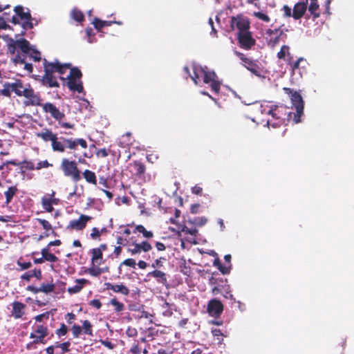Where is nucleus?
I'll list each match as a JSON object with an SVG mask.
<instances>
[{"label":"nucleus","mask_w":354,"mask_h":354,"mask_svg":"<svg viewBox=\"0 0 354 354\" xmlns=\"http://www.w3.org/2000/svg\"><path fill=\"white\" fill-rule=\"evenodd\" d=\"M36 136L44 142H51V147L53 151L70 153L71 152L66 151L68 149L72 151L73 156L75 158L77 157L75 151L77 150L78 146H80L82 149L88 147L87 142L84 138H62V141L59 140L57 134L48 128H44L41 132L37 133Z\"/></svg>","instance_id":"obj_1"},{"label":"nucleus","mask_w":354,"mask_h":354,"mask_svg":"<svg viewBox=\"0 0 354 354\" xmlns=\"http://www.w3.org/2000/svg\"><path fill=\"white\" fill-rule=\"evenodd\" d=\"M14 12L15 14L12 15V24L21 26L20 33L16 35L15 37L24 36L27 30L32 29L34 27L33 19L30 10L26 8V10H25L22 6L19 5L14 8Z\"/></svg>","instance_id":"obj_2"},{"label":"nucleus","mask_w":354,"mask_h":354,"mask_svg":"<svg viewBox=\"0 0 354 354\" xmlns=\"http://www.w3.org/2000/svg\"><path fill=\"white\" fill-rule=\"evenodd\" d=\"M268 113L272 118L268 121V124L273 128H277L285 124L286 121H289L292 112L289 111V108L283 105H273L270 107Z\"/></svg>","instance_id":"obj_3"},{"label":"nucleus","mask_w":354,"mask_h":354,"mask_svg":"<svg viewBox=\"0 0 354 354\" xmlns=\"http://www.w3.org/2000/svg\"><path fill=\"white\" fill-rule=\"evenodd\" d=\"M59 168L64 176L70 178L73 182L77 183L82 179V172L77 166L76 160L64 157L61 160Z\"/></svg>","instance_id":"obj_4"},{"label":"nucleus","mask_w":354,"mask_h":354,"mask_svg":"<svg viewBox=\"0 0 354 354\" xmlns=\"http://www.w3.org/2000/svg\"><path fill=\"white\" fill-rule=\"evenodd\" d=\"M286 94L290 97L292 105L295 106L296 112L294 113V121L295 123L301 122V116L304 113V101L301 95L297 91L290 88L284 87L283 88Z\"/></svg>","instance_id":"obj_5"},{"label":"nucleus","mask_w":354,"mask_h":354,"mask_svg":"<svg viewBox=\"0 0 354 354\" xmlns=\"http://www.w3.org/2000/svg\"><path fill=\"white\" fill-rule=\"evenodd\" d=\"M27 56L35 62H39L41 59V53L34 46H31L28 41L27 52L22 53H17L15 56L12 58V61L15 65L22 64V63H25Z\"/></svg>","instance_id":"obj_6"},{"label":"nucleus","mask_w":354,"mask_h":354,"mask_svg":"<svg viewBox=\"0 0 354 354\" xmlns=\"http://www.w3.org/2000/svg\"><path fill=\"white\" fill-rule=\"evenodd\" d=\"M43 65L44 68V75L41 77L42 84L50 88H58L59 84L57 82V77L54 75L55 72L52 67H50V62L44 59Z\"/></svg>","instance_id":"obj_7"},{"label":"nucleus","mask_w":354,"mask_h":354,"mask_svg":"<svg viewBox=\"0 0 354 354\" xmlns=\"http://www.w3.org/2000/svg\"><path fill=\"white\" fill-rule=\"evenodd\" d=\"M200 70L201 71V75H203V82L210 84L212 91L215 93H218L221 89V82L216 73L214 71L209 70L207 66Z\"/></svg>","instance_id":"obj_8"},{"label":"nucleus","mask_w":354,"mask_h":354,"mask_svg":"<svg viewBox=\"0 0 354 354\" xmlns=\"http://www.w3.org/2000/svg\"><path fill=\"white\" fill-rule=\"evenodd\" d=\"M230 28L232 30L243 32L250 30V22L247 17L240 14L231 17Z\"/></svg>","instance_id":"obj_9"},{"label":"nucleus","mask_w":354,"mask_h":354,"mask_svg":"<svg viewBox=\"0 0 354 354\" xmlns=\"http://www.w3.org/2000/svg\"><path fill=\"white\" fill-rule=\"evenodd\" d=\"M237 40L240 47L245 50L251 49L256 44V41L252 37V34L250 30L243 32H238Z\"/></svg>","instance_id":"obj_10"},{"label":"nucleus","mask_w":354,"mask_h":354,"mask_svg":"<svg viewBox=\"0 0 354 354\" xmlns=\"http://www.w3.org/2000/svg\"><path fill=\"white\" fill-rule=\"evenodd\" d=\"M71 330L74 338H78L82 332H83L85 335L93 336V325L88 319L82 322V326H80L76 324H73Z\"/></svg>","instance_id":"obj_11"},{"label":"nucleus","mask_w":354,"mask_h":354,"mask_svg":"<svg viewBox=\"0 0 354 354\" xmlns=\"http://www.w3.org/2000/svg\"><path fill=\"white\" fill-rule=\"evenodd\" d=\"M92 219V217L85 214H81L78 219L71 220L68 225L66 226L68 230H83L88 221Z\"/></svg>","instance_id":"obj_12"},{"label":"nucleus","mask_w":354,"mask_h":354,"mask_svg":"<svg viewBox=\"0 0 354 354\" xmlns=\"http://www.w3.org/2000/svg\"><path fill=\"white\" fill-rule=\"evenodd\" d=\"M224 309L222 302L217 299H212L209 301L207 311L209 315L216 318L219 317Z\"/></svg>","instance_id":"obj_13"},{"label":"nucleus","mask_w":354,"mask_h":354,"mask_svg":"<svg viewBox=\"0 0 354 354\" xmlns=\"http://www.w3.org/2000/svg\"><path fill=\"white\" fill-rule=\"evenodd\" d=\"M41 107L44 112L50 113V116L56 121L62 120L65 117V114L51 102L44 103Z\"/></svg>","instance_id":"obj_14"},{"label":"nucleus","mask_w":354,"mask_h":354,"mask_svg":"<svg viewBox=\"0 0 354 354\" xmlns=\"http://www.w3.org/2000/svg\"><path fill=\"white\" fill-rule=\"evenodd\" d=\"M28 46V41L26 39L22 38L15 41L11 39L10 42L8 44V49L10 53L15 55L17 47L21 50L22 53L27 52Z\"/></svg>","instance_id":"obj_15"},{"label":"nucleus","mask_w":354,"mask_h":354,"mask_svg":"<svg viewBox=\"0 0 354 354\" xmlns=\"http://www.w3.org/2000/svg\"><path fill=\"white\" fill-rule=\"evenodd\" d=\"M12 91L14 92L16 95L19 97H24L26 92L31 87L30 84H24L23 81L19 79L15 80V81L11 83Z\"/></svg>","instance_id":"obj_16"},{"label":"nucleus","mask_w":354,"mask_h":354,"mask_svg":"<svg viewBox=\"0 0 354 354\" xmlns=\"http://www.w3.org/2000/svg\"><path fill=\"white\" fill-rule=\"evenodd\" d=\"M24 97L28 100V105L42 106V99L39 93H35L32 86L26 92Z\"/></svg>","instance_id":"obj_17"},{"label":"nucleus","mask_w":354,"mask_h":354,"mask_svg":"<svg viewBox=\"0 0 354 354\" xmlns=\"http://www.w3.org/2000/svg\"><path fill=\"white\" fill-rule=\"evenodd\" d=\"M281 33L282 31H281L279 28L268 29L266 34L268 36L267 39L268 46L271 47L276 46L279 42Z\"/></svg>","instance_id":"obj_18"},{"label":"nucleus","mask_w":354,"mask_h":354,"mask_svg":"<svg viewBox=\"0 0 354 354\" xmlns=\"http://www.w3.org/2000/svg\"><path fill=\"white\" fill-rule=\"evenodd\" d=\"M130 166L133 168L131 172L138 178L142 179L146 171V167L144 163L139 160H134L130 163Z\"/></svg>","instance_id":"obj_19"},{"label":"nucleus","mask_w":354,"mask_h":354,"mask_svg":"<svg viewBox=\"0 0 354 354\" xmlns=\"http://www.w3.org/2000/svg\"><path fill=\"white\" fill-rule=\"evenodd\" d=\"M307 64L306 60L303 57L298 58L295 62L291 64L290 70L291 75L293 76L295 74L298 73L301 77L302 76V72L304 70L305 65Z\"/></svg>","instance_id":"obj_20"},{"label":"nucleus","mask_w":354,"mask_h":354,"mask_svg":"<svg viewBox=\"0 0 354 354\" xmlns=\"http://www.w3.org/2000/svg\"><path fill=\"white\" fill-rule=\"evenodd\" d=\"M307 3L308 1L306 2H299L294 6L292 17L295 19H299L304 15L307 10Z\"/></svg>","instance_id":"obj_21"},{"label":"nucleus","mask_w":354,"mask_h":354,"mask_svg":"<svg viewBox=\"0 0 354 354\" xmlns=\"http://www.w3.org/2000/svg\"><path fill=\"white\" fill-rule=\"evenodd\" d=\"M106 290H113L115 292L120 293L123 295H128L129 294V288L124 284H112L111 283H105Z\"/></svg>","instance_id":"obj_22"},{"label":"nucleus","mask_w":354,"mask_h":354,"mask_svg":"<svg viewBox=\"0 0 354 354\" xmlns=\"http://www.w3.org/2000/svg\"><path fill=\"white\" fill-rule=\"evenodd\" d=\"M50 67H52L55 73H57L59 75H64L68 69L71 67V64L65 63L61 64L58 60H55L53 62H50Z\"/></svg>","instance_id":"obj_23"},{"label":"nucleus","mask_w":354,"mask_h":354,"mask_svg":"<svg viewBox=\"0 0 354 354\" xmlns=\"http://www.w3.org/2000/svg\"><path fill=\"white\" fill-rule=\"evenodd\" d=\"M147 277H153L156 279V281L158 283H161L162 285L167 284V274L164 272L159 270H154L147 274Z\"/></svg>","instance_id":"obj_24"},{"label":"nucleus","mask_w":354,"mask_h":354,"mask_svg":"<svg viewBox=\"0 0 354 354\" xmlns=\"http://www.w3.org/2000/svg\"><path fill=\"white\" fill-rule=\"evenodd\" d=\"M26 305L19 301H15L12 303V315L15 319H20L24 315V309Z\"/></svg>","instance_id":"obj_25"},{"label":"nucleus","mask_w":354,"mask_h":354,"mask_svg":"<svg viewBox=\"0 0 354 354\" xmlns=\"http://www.w3.org/2000/svg\"><path fill=\"white\" fill-rule=\"evenodd\" d=\"M68 80L67 86L71 91L82 93L84 88L82 82L80 80L74 78H66Z\"/></svg>","instance_id":"obj_26"},{"label":"nucleus","mask_w":354,"mask_h":354,"mask_svg":"<svg viewBox=\"0 0 354 354\" xmlns=\"http://www.w3.org/2000/svg\"><path fill=\"white\" fill-rule=\"evenodd\" d=\"M244 66L254 75L261 76V70L257 61L250 59L248 62H245Z\"/></svg>","instance_id":"obj_27"},{"label":"nucleus","mask_w":354,"mask_h":354,"mask_svg":"<svg viewBox=\"0 0 354 354\" xmlns=\"http://www.w3.org/2000/svg\"><path fill=\"white\" fill-rule=\"evenodd\" d=\"M76 285L69 287L67 290L70 294H76L82 290L85 284L89 283V281L86 279H78L75 281Z\"/></svg>","instance_id":"obj_28"},{"label":"nucleus","mask_w":354,"mask_h":354,"mask_svg":"<svg viewBox=\"0 0 354 354\" xmlns=\"http://www.w3.org/2000/svg\"><path fill=\"white\" fill-rule=\"evenodd\" d=\"M134 139L131 133L127 132L123 134L119 140L118 145L122 148L129 147L133 144Z\"/></svg>","instance_id":"obj_29"},{"label":"nucleus","mask_w":354,"mask_h":354,"mask_svg":"<svg viewBox=\"0 0 354 354\" xmlns=\"http://www.w3.org/2000/svg\"><path fill=\"white\" fill-rule=\"evenodd\" d=\"M91 264L92 266H100L103 262V253L96 248L91 250Z\"/></svg>","instance_id":"obj_30"},{"label":"nucleus","mask_w":354,"mask_h":354,"mask_svg":"<svg viewBox=\"0 0 354 354\" xmlns=\"http://www.w3.org/2000/svg\"><path fill=\"white\" fill-rule=\"evenodd\" d=\"M146 342V339L145 337H142L138 340H136L131 347L129 349V353L131 354H140L143 353V348L142 347V344Z\"/></svg>","instance_id":"obj_31"},{"label":"nucleus","mask_w":354,"mask_h":354,"mask_svg":"<svg viewBox=\"0 0 354 354\" xmlns=\"http://www.w3.org/2000/svg\"><path fill=\"white\" fill-rule=\"evenodd\" d=\"M35 277L37 279L40 280L42 278V273L40 269H34L28 271L21 276V279L29 281L32 277Z\"/></svg>","instance_id":"obj_32"},{"label":"nucleus","mask_w":354,"mask_h":354,"mask_svg":"<svg viewBox=\"0 0 354 354\" xmlns=\"http://www.w3.org/2000/svg\"><path fill=\"white\" fill-rule=\"evenodd\" d=\"M19 189L17 185H12L8 188V189L4 192V196L6 197V204H10L13 197L17 194Z\"/></svg>","instance_id":"obj_33"},{"label":"nucleus","mask_w":354,"mask_h":354,"mask_svg":"<svg viewBox=\"0 0 354 354\" xmlns=\"http://www.w3.org/2000/svg\"><path fill=\"white\" fill-rule=\"evenodd\" d=\"M308 11L314 19L320 16L319 6L317 0H310V3L308 6Z\"/></svg>","instance_id":"obj_34"},{"label":"nucleus","mask_w":354,"mask_h":354,"mask_svg":"<svg viewBox=\"0 0 354 354\" xmlns=\"http://www.w3.org/2000/svg\"><path fill=\"white\" fill-rule=\"evenodd\" d=\"M133 233H141L144 238L151 239L153 236L152 231L147 230L142 225H137L133 231Z\"/></svg>","instance_id":"obj_35"},{"label":"nucleus","mask_w":354,"mask_h":354,"mask_svg":"<svg viewBox=\"0 0 354 354\" xmlns=\"http://www.w3.org/2000/svg\"><path fill=\"white\" fill-rule=\"evenodd\" d=\"M82 175L87 183L94 185H97V178L95 172L89 169H85Z\"/></svg>","instance_id":"obj_36"},{"label":"nucleus","mask_w":354,"mask_h":354,"mask_svg":"<svg viewBox=\"0 0 354 354\" xmlns=\"http://www.w3.org/2000/svg\"><path fill=\"white\" fill-rule=\"evenodd\" d=\"M41 254L44 257V261L55 263L58 261V258L52 253L49 252L48 248H44L41 250Z\"/></svg>","instance_id":"obj_37"},{"label":"nucleus","mask_w":354,"mask_h":354,"mask_svg":"<svg viewBox=\"0 0 354 354\" xmlns=\"http://www.w3.org/2000/svg\"><path fill=\"white\" fill-rule=\"evenodd\" d=\"M113 23H116L115 21H102L98 18H95L93 24L94 25V27L97 30H101L102 28L104 26H111Z\"/></svg>","instance_id":"obj_38"},{"label":"nucleus","mask_w":354,"mask_h":354,"mask_svg":"<svg viewBox=\"0 0 354 354\" xmlns=\"http://www.w3.org/2000/svg\"><path fill=\"white\" fill-rule=\"evenodd\" d=\"M71 16L72 19H73L77 22L81 23L84 20V15L83 12L77 8H73L72 10Z\"/></svg>","instance_id":"obj_39"},{"label":"nucleus","mask_w":354,"mask_h":354,"mask_svg":"<svg viewBox=\"0 0 354 354\" xmlns=\"http://www.w3.org/2000/svg\"><path fill=\"white\" fill-rule=\"evenodd\" d=\"M33 333H35L37 335L46 337L48 335V326L43 324H39L36 326Z\"/></svg>","instance_id":"obj_40"},{"label":"nucleus","mask_w":354,"mask_h":354,"mask_svg":"<svg viewBox=\"0 0 354 354\" xmlns=\"http://www.w3.org/2000/svg\"><path fill=\"white\" fill-rule=\"evenodd\" d=\"M99 266H92V267L88 268L87 273L93 277H99L102 272L107 271L108 268L104 270L102 268L98 267Z\"/></svg>","instance_id":"obj_41"},{"label":"nucleus","mask_w":354,"mask_h":354,"mask_svg":"<svg viewBox=\"0 0 354 354\" xmlns=\"http://www.w3.org/2000/svg\"><path fill=\"white\" fill-rule=\"evenodd\" d=\"M131 243H129V246H133V248H129L128 252H129L132 255H135L137 254H140L141 252L140 248L138 245L136 240L134 239V237H131L130 239Z\"/></svg>","instance_id":"obj_42"},{"label":"nucleus","mask_w":354,"mask_h":354,"mask_svg":"<svg viewBox=\"0 0 354 354\" xmlns=\"http://www.w3.org/2000/svg\"><path fill=\"white\" fill-rule=\"evenodd\" d=\"M41 205L43 208L47 212H52L54 210V207L52 206L51 202L48 197L44 196L41 198Z\"/></svg>","instance_id":"obj_43"},{"label":"nucleus","mask_w":354,"mask_h":354,"mask_svg":"<svg viewBox=\"0 0 354 354\" xmlns=\"http://www.w3.org/2000/svg\"><path fill=\"white\" fill-rule=\"evenodd\" d=\"M226 281L223 277H216L214 274L209 279V284L214 286L223 287V284Z\"/></svg>","instance_id":"obj_44"},{"label":"nucleus","mask_w":354,"mask_h":354,"mask_svg":"<svg viewBox=\"0 0 354 354\" xmlns=\"http://www.w3.org/2000/svg\"><path fill=\"white\" fill-rule=\"evenodd\" d=\"M207 221V219L205 217L201 216V217H196L193 219L189 218L187 222L192 225H196V226H203L204 225Z\"/></svg>","instance_id":"obj_45"},{"label":"nucleus","mask_w":354,"mask_h":354,"mask_svg":"<svg viewBox=\"0 0 354 354\" xmlns=\"http://www.w3.org/2000/svg\"><path fill=\"white\" fill-rule=\"evenodd\" d=\"M40 292H44L46 294L50 293L55 290V284L53 283H43L39 287Z\"/></svg>","instance_id":"obj_46"},{"label":"nucleus","mask_w":354,"mask_h":354,"mask_svg":"<svg viewBox=\"0 0 354 354\" xmlns=\"http://www.w3.org/2000/svg\"><path fill=\"white\" fill-rule=\"evenodd\" d=\"M70 70L71 71L67 78H74L77 80H80V78L82 76V73L78 68L71 66Z\"/></svg>","instance_id":"obj_47"},{"label":"nucleus","mask_w":354,"mask_h":354,"mask_svg":"<svg viewBox=\"0 0 354 354\" xmlns=\"http://www.w3.org/2000/svg\"><path fill=\"white\" fill-rule=\"evenodd\" d=\"M290 55V48L286 45H283L281 47L280 50L277 53V57L279 59H285L286 56Z\"/></svg>","instance_id":"obj_48"},{"label":"nucleus","mask_w":354,"mask_h":354,"mask_svg":"<svg viewBox=\"0 0 354 354\" xmlns=\"http://www.w3.org/2000/svg\"><path fill=\"white\" fill-rule=\"evenodd\" d=\"M211 333L214 336V339L217 340L218 344H221L223 341V337L224 336L221 330L218 328H213L212 329Z\"/></svg>","instance_id":"obj_49"},{"label":"nucleus","mask_w":354,"mask_h":354,"mask_svg":"<svg viewBox=\"0 0 354 354\" xmlns=\"http://www.w3.org/2000/svg\"><path fill=\"white\" fill-rule=\"evenodd\" d=\"M30 338L32 339V343L35 344H45L46 343V340L45 339V337H42L41 335H37L35 333H31L30 334Z\"/></svg>","instance_id":"obj_50"},{"label":"nucleus","mask_w":354,"mask_h":354,"mask_svg":"<svg viewBox=\"0 0 354 354\" xmlns=\"http://www.w3.org/2000/svg\"><path fill=\"white\" fill-rule=\"evenodd\" d=\"M110 304L115 307L114 310L116 313H120L124 309V304L118 301L115 298L111 299L110 300Z\"/></svg>","instance_id":"obj_51"},{"label":"nucleus","mask_w":354,"mask_h":354,"mask_svg":"<svg viewBox=\"0 0 354 354\" xmlns=\"http://www.w3.org/2000/svg\"><path fill=\"white\" fill-rule=\"evenodd\" d=\"M11 91V83L6 82L3 84V88L0 91V94L6 97H10Z\"/></svg>","instance_id":"obj_52"},{"label":"nucleus","mask_w":354,"mask_h":354,"mask_svg":"<svg viewBox=\"0 0 354 354\" xmlns=\"http://www.w3.org/2000/svg\"><path fill=\"white\" fill-rule=\"evenodd\" d=\"M201 68H203V67L194 66L193 67L194 75L189 76L196 84H198V80L199 79L200 74H201Z\"/></svg>","instance_id":"obj_53"},{"label":"nucleus","mask_w":354,"mask_h":354,"mask_svg":"<svg viewBox=\"0 0 354 354\" xmlns=\"http://www.w3.org/2000/svg\"><path fill=\"white\" fill-rule=\"evenodd\" d=\"M122 266H129V267L135 268L136 266V263L135 259H131V258L125 259L120 263V265L119 266V273L120 274H121Z\"/></svg>","instance_id":"obj_54"},{"label":"nucleus","mask_w":354,"mask_h":354,"mask_svg":"<svg viewBox=\"0 0 354 354\" xmlns=\"http://www.w3.org/2000/svg\"><path fill=\"white\" fill-rule=\"evenodd\" d=\"M138 245L141 252H147L152 249L151 245L147 241L138 243Z\"/></svg>","instance_id":"obj_55"},{"label":"nucleus","mask_w":354,"mask_h":354,"mask_svg":"<svg viewBox=\"0 0 354 354\" xmlns=\"http://www.w3.org/2000/svg\"><path fill=\"white\" fill-rule=\"evenodd\" d=\"M67 333H68V328L64 323H62L61 324V326L59 328H58L55 330V334L58 337L64 336L67 334Z\"/></svg>","instance_id":"obj_56"},{"label":"nucleus","mask_w":354,"mask_h":354,"mask_svg":"<svg viewBox=\"0 0 354 354\" xmlns=\"http://www.w3.org/2000/svg\"><path fill=\"white\" fill-rule=\"evenodd\" d=\"M20 165H21V168L26 169L27 170H35V166L34 163L31 161L28 160H24L23 162H20Z\"/></svg>","instance_id":"obj_57"},{"label":"nucleus","mask_w":354,"mask_h":354,"mask_svg":"<svg viewBox=\"0 0 354 354\" xmlns=\"http://www.w3.org/2000/svg\"><path fill=\"white\" fill-rule=\"evenodd\" d=\"M216 268L223 274H228L230 272L232 265L224 266L220 263Z\"/></svg>","instance_id":"obj_58"},{"label":"nucleus","mask_w":354,"mask_h":354,"mask_svg":"<svg viewBox=\"0 0 354 354\" xmlns=\"http://www.w3.org/2000/svg\"><path fill=\"white\" fill-rule=\"evenodd\" d=\"M216 268L223 274H228L230 272L232 265L224 266L220 263Z\"/></svg>","instance_id":"obj_59"},{"label":"nucleus","mask_w":354,"mask_h":354,"mask_svg":"<svg viewBox=\"0 0 354 354\" xmlns=\"http://www.w3.org/2000/svg\"><path fill=\"white\" fill-rule=\"evenodd\" d=\"M254 15L259 19L265 22H269L270 21V18L266 14H264L261 12H255Z\"/></svg>","instance_id":"obj_60"},{"label":"nucleus","mask_w":354,"mask_h":354,"mask_svg":"<svg viewBox=\"0 0 354 354\" xmlns=\"http://www.w3.org/2000/svg\"><path fill=\"white\" fill-rule=\"evenodd\" d=\"M182 232H185V234H189L193 236H196L198 233V230L196 227H188L187 226H183L182 227Z\"/></svg>","instance_id":"obj_61"},{"label":"nucleus","mask_w":354,"mask_h":354,"mask_svg":"<svg viewBox=\"0 0 354 354\" xmlns=\"http://www.w3.org/2000/svg\"><path fill=\"white\" fill-rule=\"evenodd\" d=\"M60 346L61 353L60 354H65L66 353H68L70 351V346L71 342L69 341H66L64 342H62Z\"/></svg>","instance_id":"obj_62"},{"label":"nucleus","mask_w":354,"mask_h":354,"mask_svg":"<svg viewBox=\"0 0 354 354\" xmlns=\"http://www.w3.org/2000/svg\"><path fill=\"white\" fill-rule=\"evenodd\" d=\"M53 165L51 163H49L47 160L40 161L37 164V166H35V169L39 170L42 168H48L49 167H52Z\"/></svg>","instance_id":"obj_63"},{"label":"nucleus","mask_w":354,"mask_h":354,"mask_svg":"<svg viewBox=\"0 0 354 354\" xmlns=\"http://www.w3.org/2000/svg\"><path fill=\"white\" fill-rule=\"evenodd\" d=\"M37 221L42 225L43 228L46 231L52 230V225L48 221L41 218H37Z\"/></svg>","instance_id":"obj_64"}]
</instances>
